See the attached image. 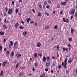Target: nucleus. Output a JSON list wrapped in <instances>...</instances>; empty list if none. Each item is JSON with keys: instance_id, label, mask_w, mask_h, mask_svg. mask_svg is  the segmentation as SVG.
Listing matches in <instances>:
<instances>
[{"instance_id": "obj_61", "label": "nucleus", "mask_w": 77, "mask_h": 77, "mask_svg": "<svg viewBox=\"0 0 77 77\" xmlns=\"http://www.w3.org/2000/svg\"><path fill=\"white\" fill-rule=\"evenodd\" d=\"M45 6H46V5H44V6L43 7V8H44L45 7Z\"/></svg>"}, {"instance_id": "obj_12", "label": "nucleus", "mask_w": 77, "mask_h": 77, "mask_svg": "<svg viewBox=\"0 0 77 77\" xmlns=\"http://www.w3.org/2000/svg\"><path fill=\"white\" fill-rule=\"evenodd\" d=\"M10 52L8 51H7L6 52V54L7 56H9V54Z\"/></svg>"}, {"instance_id": "obj_10", "label": "nucleus", "mask_w": 77, "mask_h": 77, "mask_svg": "<svg viewBox=\"0 0 77 77\" xmlns=\"http://www.w3.org/2000/svg\"><path fill=\"white\" fill-rule=\"evenodd\" d=\"M66 2H62L61 3V4L62 5H63V6H65L66 5Z\"/></svg>"}, {"instance_id": "obj_16", "label": "nucleus", "mask_w": 77, "mask_h": 77, "mask_svg": "<svg viewBox=\"0 0 77 77\" xmlns=\"http://www.w3.org/2000/svg\"><path fill=\"white\" fill-rule=\"evenodd\" d=\"M27 32L26 31H24L23 32V36H26V35H27Z\"/></svg>"}, {"instance_id": "obj_55", "label": "nucleus", "mask_w": 77, "mask_h": 77, "mask_svg": "<svg viewBox=\"0 0 77 77\" xmlns=\"http://www.w3.org/2000/svg\"><path fill=\"white\" fill-rule=\"evenodd\" d=\"M11 45L10 44L9 46V48H10V49H11Z\"/></svg>"}, {"instance_id": "obj_9", "label": "nucleus", "mask_w": 77, "mask_h": 77, "mask_svg": "<svg viewBox=\"0 0 77 77\" xmlns=\"http://www.w3.org/2000/svg\"><path fill=\"white\" fill-rule=\"evenodd\" d=\"M5 35V33L3 31L0 32V35H2V36H3Z\"/></svg>"}, {"instance_id": "obj_8", "label": "nucleus", "mask_w": 77, "mask_h": 77, "mask_svg": "<svg viewBox=\"0 0 77 77\" xmlns=\"http://www.w3.org/2000/svg\"><path fill=\"white\" fill-rule=\"evenodd\" d=\"M46 57H45V56H44L43 57V61L44 62H45L46 61Z\"/></svg>"}, {"instance_id": "obj_18", "label": "nucleus", "mask_w": 77, "mask_h": 77, "mask_svg": "<svg viewBox=\"0 0 77 77\" xmlns=\"http://www.w3.org/2000/svg\"><path fill=\"white\" fill-rule=\"evenodd\" d=\"M73 60V58H70V61H69V63H71L72 62V61Z\"/></svg>"}, {"instance_id": "obj_23", "label": "nucleus", "mask_w": 77, "mask_h": 77, "mask_svg": "<svg viewBox=\"0 0 77 77\" xmlns=\"http://www.w3.org/2000/svg\"><path fill=\"white\" fill-rule=\"evenodd\" d=\"M18 12V9L16 8L15 9V13L16 14H17Z\"/></svg>"}, {"instance_id": "obj_25", "label": "nucleus", "mask_w": 77, "mask_h": 77, "mask_svg": "<svg viewBox=\"0 0 77 77\" xmlns=\"http://www.w3.org/2000/svg\"><path fill=\"white\" fill-rule=\"evenodd\" d=\"M34 56L35 58H36V57L38 56V55H37V53H35L34 54Z\"/></svg>"}, {"instance_id": "obj_2", "label": "nucleus", "mask_w": 77, "mask_h": 77, "mask_svg": "<svg viewBox=\"0 0 77 77\" xmlns=\"http://www.w3.org/2000/svg\"><path fill=\"white\" fill-rule=\"evenodd\" d=\"M50 66V62L49 61H48L46 63V66L49 67Z\"/></svg>"}, {"instance_id": "obj_56", "label": "nucleus", "mask_w": 77, "mask_h": 77, "mask_svg": "<svg viewBox=\"0 0 77 77\" xmlns=\"http://www.w3.org/2000/svg\"><path fill=\"white\" fill-rule=\"evenodd\" d=\"M35 66H38V63H35Z\"/></svg>"}, {"instance_id": "obj_38", "label": "nucleus", "mask_w": 77, "mask_h": 77, "mask_svg": "<svg viewBox=\"0 0 77 77\" xmlns=\"http://www.w3.org/2000/svg\"><path fill=\"white\" fill-rule=\"evenodd\" d=\"M21 23H22V24L23 25L24 24V21H21L20 22Z\"/></svg>"}, {"instance_id": "obj_28", "label": "nucleus", "mask_w": 77, "mask_h": 77, "mask_svg": "<svg viewBox=\"0 0 77 77\" xmlns=\"http://www.w3.org/2000/svg\"><path fill=\"white\" fill-rule=\"evenodd\" d=\"M19 28H20V29H23L24 28V27L20 26H19Z\"/></svg>"}, {"instance_id": "obj_15", "label": "nucleus", "mask_w": 77, "mask_h": 77, "mask_svg": "<svg viewBox=\"0 0 77 77\" xmlns=\"http://www.w3.org/2000/svg\"><path fill=\"white\" fill-rule=\"evenodd\" d=\"M29 21H31V19L30 18H27L26 20V22L27 23H29Z\"/></svg>"}, {"instance_id": "obj_47", "label": "nucleus", "mask_w": 77, "mask_h": 77, "mask_svg": "<svg viewBox=\"0 0 77 77\" xmlns=\"http://www.w3.org/2000/svg\"><path fill=\"white\" fill-rule=\"evenodd\" d=\"M3 41H4V43H5V42H6V39H4Z\"/></svg>"}, {"instance_id": "obj_35", "label": "nucleus", "mask_w": 77, "mask_h": 77, "mask_svg": "<svg viewBox=\"0 0 77 77\" xmlns=\"http://www.w3.org/2000/svg\"><path fill=\"white\" fill-rule=\"evenodd\" d=\"M66 23H68L69 22V20H68V19L66 18Z\"/></svg>"}, {"instance_id": "obj_40", "label": "nucleus", "mask_w": 77, "mask_h": 77, "mask_svg": "<svg viewBox=\"0 0 77 77\" xmlns=\"http://www.w3.org/2000/svg\"><path fill=\"white\" fill-rule=\"evenodd\" d=\"M30 23V24H34V21H31Z\"/></svg>"}, {"instance_id": "obj_4", "label": "nucleus", "mask_w": 77, "mask_h": 77, "mask_svg": "<svg viewBox=\"0 0 77 77\" xmlns=\"http://www.w3.org/2000/svg\"><path fill=\"white\" fill-rule=\"evenodd\" d=\"M75 12V10L74 9H72L71 10V14L72 15H74V13Z\"/></svg>"}, {"instance_id": "obj_48", "label": "nucleus", "mask_w": 77, "mask_h": 77, "mask_svg": "<svg viewBox=\"0 0 77 77\" xmlns=\"http://www.w3.org/2000/svg\"><path fill=\"white\" fill-rule=\"evenodd\" d=\"M4 17H5V16H6V13H4L3 14Z\"/></svg>"}, {"instance_id": "obj_50", "label": "nucleus", "mask_w": 77, "mask_h": 77, "mask_svg": "<svg viewBox=\"0 0 77 77\" xmlns=\"http://www.w3.org/2000/svg\"><path fill=\"white\" fill-rule=\"evenodd\" d=\"M45 71H48V69L47 68H46V69H45Z\"/></svg>"}, {"instance_id": "obj_20", "label": "nucleus", "mask_w": 77, "mask_h": 77, "mask_svg": "<svg viewBox=\"0 0 77 77\" xmlns=\"http://www.w3.org/2000/svg\"><path fill=\"white\" fill-rule=\"evenodd\" d=\"M68 40L69 41H71L72 40V38H69L68 39Z\"/></svg>"}, {"instance_id": "obj_32", "label": "nucleus", "mask_w": 77, "mask_h": 77, "mask_svg": "<svg viewBox=\"0 0 77 77\" xmlns=\"http://www.w3.org/2000/svg\"><path fill=\"white\" fill-rule=\"evenodd\" d=\"M5 10L6 12H7L8 11V7H6L5 8Z\"/></svg>"}, {"instance_id": "obj_19", "label": "nucleus", "mask_w": 77, "mask_h": 77, "mask_svg": "<svg viewBox=\"0 0 77 77\" xmlns=\"http://www.w3.org/2000/svg\"><path fill=\"white\" fill-rule=\"evenodd\" d=\"M38 17H41V12H39V13L38 14Z\"/></svg>"}, {"instance_id": "obj_58", "label": "nucleus", "mask_w": 77, "mask_h": 77, "mask_svg": "<svg viewBox=\"0 0 77 77\" xmlns=\"http://www.w3.org/2000/svg\"><path fill=\"white\" fill-rule=\"evenodd\" d=\"M54 39V38H51V41H53V39Z\"/></svg>"}, {"instance_id": "obj_64", "label": "nucleus", "mask_w": 77, "mask_h": 77, "mask_svg": "<svg viewBox=\"0 0 77 77\" xmlns=\"http://www.w3.org/2000/svg\"><path fill=\"white\" fill-rule=\"evenodd\" d=\"M52 65L53 66H55V63H52Z\"/></svg>"}, {"instance_id": "obj_63", "label": "nucleus", "mask_w": 77, "mask_h": 77, "mask_svg": "<svg viewBox=\"0 0 77 77\" xmlns=\"http://www.w3.org/2000/svg\"><path fill=\"white\" fill-rule=\"evenodd\" d=\"M52 58L53 59H55V58L54 56L52 57Z\"/></svg>"}, {"instance_id": "obj_53", "label": "nucleus", "mask_w": 77, "mask_h": 77, "mask_svg": "<svg viewBox=\"0 0 77 77\" xmlns=\"http://www.w3.org/2000/svg\"><path fill=\"white\" fill-rule=\"evenodd\" d=\"M12 4L13 5H14V1H12Z\"/></svg>"}, {"instance_id": "obj_13", "label": "nucleus", "mask_w": 77, "mask_h": 77, "mask_svg": "<svg viewBox=\"0 0 77 77\" xmlns=\"http://www.w3.org/2000/svg\"><path fill=\"white\" fill-rule=\"evenodd\" d=\"M19 26V24L18 23H17L15 25V27L16 29H17L18 28V26Z\"/></svg>"}, {"instance_id": "obj_46", "label": "nucleus", "mask_w": 77, "mask_h": 77, "mask_svg": "<svg viewBox=\"0 0 77 77\" xmlns=\"http://www.w3.org/2000/svg\"><path fill=\"white\" fill-rule=\"evenodd\" d=\"M46 8L47 9H49V8H50V7H49V6L48 5L46 6Z\"/></svg>"}, {"instance_id": "obj_27", "label": "nucleus", "mask_w": 77, "mask_h": 77, "mask_svg": "<svg viewBox=\"0 0 77 77\" xmlns=\"http://www.w3.org/2000/svg\"><path fill=\"white\" fill-rule=\"evenodd\" d=\"M10 43L11 44L12 46L13 45V42H12V41H11L10 42Z\"/></svg>"}, {"instance_id": "obj_49", "label": "nucleus", "mask_w": 77, "mask_h": 77, "mask_svg": "<svg viewBox=\"0 0 77 77\" xmlns=\"http://www.w3.org/2000/svg\"><path fill=\"white\" fill-rule=\"evenodd\" d=\"M75 15L76 17H77V12H76L75 13Z\"/></svg>"}, {"instance_id": "obj_39", "label": "nucleus", "mask_w": 77, "mask_h": 77, "mask_svg": "<svg viewBox=\"0 0 77 77\" xmlns=\"http://www.w3.org/2000/svg\"><path fill=\"white\" fill-rule=\"evenodd\" d=\"M67 60H68V59H67V58H66L65 61H64V63H66V62H67Z\"/></svg>"}, {"instance_id": "obj_62", "label": "nucleus", "mask_w": 77, "mask_h": 77, "mask_svg": "<svg viewBox=\"0 0 77 77\" xmlns=\"http://www.w3.org/2000/svg\"><path fill=\"white\" fill-rule=\"evenodd\" d=\"M66 74H68V72H69V71L66 70Z\"/></svg>"}, {"instance_id": "obj_22", "label": "nucleus", "mask_w": 77, "mask_h": 77, "mask_svg": "<svg viewBox=\"0 0 77 77\" xmlns=\"http://www.w3.org/2000/svg\"><path fill=\"white\" fill-rule=\"evenodd\" d=\"M48 3L49 4H51V0H48Z\"/></svg>"}, {"instance_id": "obj_36", "label": "nucleus", "mask_w": 77, "mask_h": 77, "mask_svg": "<svg viewBox=\"0 0 77 77\" xmlns=\"http://www.w3.org/2000/svg\"><path fill=\"white\" fill-rule=\"evenodd\" d=\"M73 32H74V29H71V32L72 34L73 33Z\"/></svg>"}, {"instance_id": "obj_37", "label": "nucleus", "mask_w": 77, "mask_h": 77, "mask_svg": "<svg viewBox=\"0 0 77 77\" xmlns=\"http://www.w3.org/2000/svg\"><path fill=\"white\" fill-rule=\"evenodd\" d=\"M57 50H59V46H57Z\"/></svg>"}, {"instance_id": "obj_52", "label": "nucleus", "mask_w": 77, "mask_h": 77, "mask_svg": "<svg viewBox=\"0 0 77 77\" xmlns=\"http://www.w3.org/2000/svg\"><path fill=\"white\" fill-rule=\"evenodd\" d=\"M63 20L64 22H66V20H65V18H63Z\"/></svg>"}, {"instance_id": "obj_57", "label": "nucleus", "mask_w": 77, "mask_h": 77, "mask_svg": "<svg viewBox=\"0 0 77 77\" xmlns=\"http://www.w3.org/2000/svg\"><path fill=\"white\" fill-rule=\"evenodd\" d=\"M57 8H60V5H57Z\"/></svg>"}, {"instance_id": "obj_6", "label": "nucleus", "mask_w": 77, "mask_h": 77, "mask_svg": "<svg viewBox=\"0 0 77 77\" xmlns=\"http://www.w3.org/2000/svg\"><path fill=\"white\" fill-rule=\"evenodd\" d=\"M41 45V43H40V42H38L37 44V46L38 47H40Z\"/></svg>"}, {"instance_id": "obj_54", "label": "nucleus", "mask_w": 77, "mask_h": 77, "mask_svg": "<svg viewBox=\"0 0 77 77\" xmlns=\"http://www.w3.org/2000/svg\"><path fill=\"white\" fill-rule=\"evenodd\" d=\"M9 21L8 20H7L6 21V23L7 24H9Z\"/></svg>"}, {"instance_id": "obj_51", "label": "nucleus", "mask_w": 77, "mask_h": 77, "mask_svg": "<svg viewBox=\"0 0 77 77\" xmlns=\"http://www.w3.org/2000/svg\"><path fill=\"white\" fill-rule=\"evenodd\" d=\"M37 25H38V24L37 23H36L35 25V27H36V26H37Z\"/></svg>"}, {"instance_id": "obj_41", "label": "nucleus", "mask_w": 77, "mask_h": 77, "mask_svg": "<svg viewBox=\"0 0 77 77\" xmlns=\"http://www.w3.org/2000/svg\"><path fill=\"white\" fill-rule=\"evenodd\" d=\"M31 11L33 12L34 13H35V10L34 9H32L31 10Z\"/></svg>"}, {"instance_id": "obj_14", "label": "nucleus", "mask_w": 77, "mask_h": 77, "mask_svg": "<svg viewBox=\"0 0 77 77\" xmlns=\"http://www.w3.org/2000/svg\"><path fill=\"white\" fill-rule=\"evenodd\" d=\"M3 72L2 70L1 71V73H0V76H3Z\"/></svg>"}, {"instance_id": "obj_60", "label": "nucleus", "mask_w": 77, "mask_h": 77, "mask_svg": "<svg viewBox=\"0 0 77 77\" xmlns=\"http://www.w3.org/2000/svg\"><path fill=\"white\" fill-rule=\"evenodd\" d=\"M61 67H62V66H61V65H60L59 66V68H61Z\"/></svg>"}, {"instance_id": "obj_26", "label": "nucleus", "mask_w": 77, "mask_h": 77, "mask_svg": "<svg viewBox=\"0 0 77 77\" xmlns=\"http://www.w3.org/2000/svg\"><path fill=\"white\" fill-rule=\"evenodd\" d=\"M14 52H12L11 53V56H14Z\"/></svg>"}, {"instance_id": "obj_43", "label": "nucleus", "mask_w": 77, "mask_h": 77, "mask_svg": "<svg viewBox=\"0 0 77 77\" xmlns=\"http://www.w3.org/2000/svg\"><path fill=\"white\" fill-rule=\"evenodd\" d=\"M47 2H46V1H45L44 2V4H45V5H47Z\"/></svg>"}, {"instance_id": "obj_21", "label": "nucleus", "mask_w": 77, "mask_h": 77, "mask_svg": "<svg viewBox=\"0 0 77 77\" xmlns=\"http://www.w3.org/2000/svg\"><path fill=\"white\" fill-rule=\"evenodd\" d=\"M49 28V26L48 25H47L45 26V29H48Z\"/></svg>"}, {"instance_id": "obj_34", "label": "nucleus", "mask_w": 77, "mask_h": 77, "mask_svg": "<svg viewBox=\"0 0 77 77\" xmlns=\"http://www.w3.org/2000/svg\"><path fill=\"white\" fill-rule=\"evenodd\" d=\"M0 51H2V50H3L2 47L1 45H0Z\"/></svg>"}, {"instance_id": "obj_30", "label": "nucleus", "mask_w": 77, "mask_h": 77, "mask_svg": "<svg viewBox=\"0 0 77 77\" xmlns=\"http://www.w3.org/2000/svg\"><path fill=\"white\" fill-rule=\"evenodd\" d=\"M4 51H5V52H6V51H8V50H7V49L6 48H4Z\"/></svg>"}, {"instance_id": "obj_24", "label": "nucleus", "mask_w": 77, "mask_h": 77, "mask_svg": "<svg viewBox=\"0 0 77 77\" xmlns=\"http://www.w3.org/2000/svg\"><path fill=\"white\" fill-rule=\"evenodd\" d=\"M50 57L49 56H48L47 57V61H48L49 60H50Z\"/></svg>"}, {"instance_id": "obj_45", "label": "nucleus", "mask_w": 77, "mask_h": 77, "mask_svg": "<svg viewBox=\"0 0 77 77\" xmlns=\"http://www.w3.org/2000/svg\"><path fill=\"white\" fill-rule=\"evenodd\" d=\"M71 20H72V18H74V16H73V15L71 16Z\"/></svg>"}, {"instance_id": "obj_44", "label": "nucleus", "mask_w": 77, "mask_h": 77, "mask_svg": "<svg viewBox=\"0 0 77 77\" xmlns=\"http://www.w3.org/2000/svg\"><path fill=\"white\" fill-rule=\"evenodd\" d=\"M68 46L69 47H71V45L70 44H68Z\"/></svg>"}, {"instance_id": "obj_42", "label": "nucleus", "mask_w": 77, "mask_h": 77, "mask_svg": "<svg viewBox=\"0 0 77 77\" xmlns=\"http://www.w3.org/2000/svg\"><path fill=\"white\" fill-rule=\"evenodd\" d=\"M38 55L41 57L42 56V54H38Z\"/></svg>"}, {"instance_id": "obj_11", "label": "nucleus", "mask_w": 77, "mask_h": 77, "mask_svg": "<svg viewBox=\"0 0 77 77\" xmlns=\"http://www.w3.org/2000/svg\"><path fill=\"white\" fill-rule=\"evenodd\" d=\"M3 27L4 29H7V27L6 26V25L5 24H4L3 25Z\"/></svg>"}, {"instance_id": "obj_59", "label": "nucleus", "mask_w": 77, "mask_h": 77, "mask_svg": "<svg viewBox=\"0 0 77 77\" xmlns=\"http://www.w3.org/2000/svg\"><path fill=\"white\" fill-rule=\"evenodd\" d=\"M57 26H55L54 27V29H57Z\"/></svg>"}, {"instance_id": "obj_5", "label": "nucleus", "mask_w": 77, "mask_h": 77, "mask_svg": "<svg viewBox=\"0 0 77 77\" xmlns=\"http://www.w3.org/2000/svg\"><path fill=\"white\" fill-rule=\"evenodd\" d=\"M6 64H7V62L5 61L3 62V64H2V66H3L5 67V65Z\"/></svg>"}, {"instance_id": "obj_33", "label": "nucleus", "mask_w": 77, "mask_h": 77, "mask_svg": "<svg viewBox=\"0 0 77 77\" xmlns=\"http://www.w3.org/2000/svg\"><path fill=\"white\" fill-rule=\"evenodd\" d=\"M18 64H19V63H18L16 65V68H18Z\"/></svg>"}, {"instance_id": "obj_29", "label": "nucleus", "mask_w": 77, "mask_h": 77, "mask_svg": "<svg viewBox=\"0 0 77 77\" xmlns=\"http://www.w3.org/2000/svg\"><path fill=\"white\" fill-rule=\"evenodd\" d=\"M45 14H46L47 15V16H49V14L47 13V12H45Z\"/></svg>"}, {"instance_id": "obj_1", "label": "nucleus", "mask_w": 77, "mask_h": 77, "mask_svg": "<svg viewBox=\"0 0 77 77\" xmlns=\"http://www.w3.org/2000/svg\"><path fill=\"white\" fill-rule=\"evenodd\" d=\"M12 12H13L12 8L10 9L8 11V14H11L12 13Z\"/></svg>"}, {"instance_id": "obj_7", "label": "nucleus", "mask_w": 77, "mask_h": 77, "mask_svg": "<svg viewBox=\"0 0 77 77\" xmlns=\"http://www.w3.org/2000/svg\"><path fill=\"white\" fill-rule=\"evenodd\" d=\"M17 45H18V42H15L14 44V47H17Z\"/></svg>"}, {"instance_id": "obj_17", "label": "nucleus", "mask_w": 77, "mask_h": 77, "mask_svg": "<svg viewBox=\"0 0 77 77\" xmlns=\"http://www.w3.org/2000/svg\"><path fill=\"white\" fill-rule=\"evenodd\" d=\"M65 50L66 51H68V48H63V51H65Z\"/></svg>"}, {"instance_id": "obj_3", "label": "nucleus", "mask_w": 77, "mask_h": 77, "mask_svg": "<svg viewBox=\"0 0 77 77\" xmlns=\"http://www.w3.org/2000/svg\"><path fill=\"white\" fill-rule=\"evenodd\" d=\"M21 55L20 53L17 54L16 55V57L17 59H18L20 57H21Z\"/></svg>"}, {"instance_id": "obj_31", "label": "nucleus", "mask_w": 77, "mask_h": 77, "mask_svg": "<svg viewBox=\"0 0 77 77\" xmlns=\"http://www.w3.org/2000/svg\"><path fill=\"white\" fill-rule=\"evenodd\" d=\"M45 73H43L42 74V75L41 76V77H45Z\"/></svg>"}]
</instances>
